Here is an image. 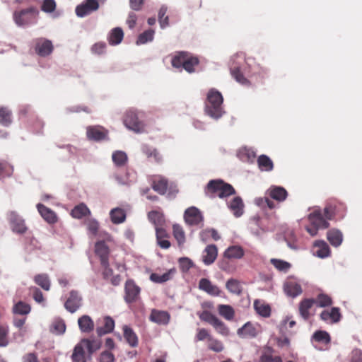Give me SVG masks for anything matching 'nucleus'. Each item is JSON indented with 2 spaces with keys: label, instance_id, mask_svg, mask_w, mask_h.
Masks as SVG:
<instances>
[{
  "label": "nucleus",
  "instance_id": "nucleus-10",
  "mask_svg": "<svg viewBox=\"0 0 362 362\" xmlns=\"http://www.w3.org/2000/svg\"><path fill=\"white\" fill-rule=\"evenodd\" d=\"M184 218L187 224L192 226L198 225L203 221V217L200 211L194 206H192L186 209L184 214Z\"/></svg>",
  "mask_w": 362,
  "mask_h": 362
},
{
  "label": "nucleus",
  "instance_id": "nucleus-61",
  "mask_svg": "<svg viewBox=\"0 0 362 362\" xmlns=\"http://www.w3.org/2000/svg\"><path fill=\"white\" fill-rule=\"evenodd\" d=\"M41 8L45 13L53 12L56 8V2L54 0H44Z\"/></svg>",
  "mask_w": 362,
  "mask_h": 362
},
{
  "label": "nucleus",
  "instance_id": "nucleus-52",
  "mask_svg": "<svg viewBox=\"0 0 362 362\" xmlns=\"http://www.w3.org/2000/svg\"><path fill=\"white\" fill-rule=\"evenodd\" d=\"M199 64V60L197 57H187L185 59V64L183 69L186 70L188 73H192L194 71V66H197Z\"/></svg>",
  "mask_w": 362,
  "mask_h": 362
},
{
  "label": "nucleus",
  "instance_id": "nucleus-31",
  "mask_svg": "<svg viewBox=\"0 0 362 362\" xmlns=\"http://www.w3.org/2000/svg\"><path fill=\"white\" fill-rule=\"evenodd\" d=\"M254 308L256 312L262 317H267L271 314L270 306L260 300H255Z\"/></svg>",
  "mask_w": 362,
  "mask_h": 362
},
{
  "label": "nucleus",
  "instance_id": "nucleus-64",
  "mask_svg": "<svg viewBox=\"0 0 362 362\" xmlns=\"http://www.w3.org/2000/svg\"><path fill=\"white\" fill-rule=\"evenodd\" d=\"M211 336L209 334V332L204 328L197 329V333L195 337L196 341H203L204 339L209 340Z\"/></svg>",
  "mask_w": 362,
  "mask_h": 362
},
{
  "label": "nucleus",
  "instance_id": "nucleus-55",
  "mask_svg": "<svg viewBox=\"0 0 362 362\" xmlns=\"http://www.w3.org/2000/svg\"><path fill=\"white\" fill-rule=\"evenodd\" d=\"M212 326L217 332L224 337H227L230 334L228 327L218 318L215 321Z\"/></svg>",
  "mask_w": 362,
  "mask_h": 362
},
{
  "label": "nucleus",
  "instance_id": "nucleus-63",
  "mask_svg": "<svg viewBox=\"0 0 362 362\" xmlns=\"http://www.w3.org/2000/svg\"><path fill=\"white\" fill-rule=\"evenodd\" d=\"M114 178L117 181V182L120 185H129L132 182V181L129 180L128 177L127 173H125L124 175L115 173L114 175Z\"/></svg>",
  "mask_w": 362,
  "mask_h": 362
},
{
  "label": "nucleus",
  "instance_id": "nucleus-37",
  "mask_svg": "<svg viewBox=\"0 0 362 362\" xmlns=\"http://www.w3.org/2000/svg\"><path fill=\"white\" fill-rule=\"evenodd\" d=\"M124 337L127 343L132 347H135L138 344V338L134 331L127 326H124Z\"/></svg>",
  "mask_w": 362,
  "mask_h": 362
},
{
  "label": "nucleus",
  "instance_id": "nucleus-3",
  "mask_svg": "<svg viewBox=\"0 0 362 362\" xmlns=\"http://www.w3.org/2000/svg\"><path fill=\"white\" fill-rule=\"evenodd\" d=\"M207 190L221 199L235 193L231 185L225 183L221 180H211L207 185Z\"/></svg>",
  "mask_w": 362,
  "mask_h": 362
},
{
  "label": "nucleus",
  "instance_id": "nucleus-46",
  "mask_svg": "<svg viewBox=\"0 0 362 362\" xmlns=\"http://www.w3.org/2000/svg\"><path fill=\"white\" fill-rule=\"evenodd\" d=\"M11 112L6 107H0V123L8 127L11 124Z\"/></svg>",
  "mask_w": 362,
  "mask_h": 362
},
{
  "label": "nucleus",
  "instance_id": "nucleus-17",
  "mask_svg": "<svg viewBox=\"0 0 362 362\" xmlns=\"http://www.w3.org/2000/svg\"><path fill=\"white\" fill-rule=\"evenodd\" d=\"M218 250L215 245H208L202 253V260L204 264L210 265L217 257Z\"/></svg>",
  "mask_w": 362,
  "mask_h": 362
},
{
  "label": "nucleus",
  "instance_id": "nucleus-5",
  "mask_svg": "<svg viewBox=\"0 0 362 362\" xmlns=\"http://www.w3.org/2000/svg\"><path fill=\"white\" fill-rule=\"evenodd\" d=\"M125 127L135 132H141L144 129L143 122L139 119L137 112L134 110H128L124 118Z\"/></svg>",
  "mask_w": 362,
  "mask_h": 362
},
{
  "label": "nucleus",
  "instance_id": "nucleus-33",
  "mask_svg": "<svg viewBox=\"0 0 362 362\" xmlns=\"http://www.w3.org/2000/svg\"><path fill=\"white\" fill-rule=\"evenodd\" d=\"M124 37V33L122 28L117 27L112 30L108 40L109 43L112 45H119Z\"/></svg>",
  "mask_w": 362,
  "mask_h": 362
},
{
  "label": "nucleus",
  "instance_id": "nucleus-43",
  "mask_svg": "<svg viewBox=\"0 0 362 362\" xmlns=\"http://www.w3.org/2000/svg\"><path fill=\"white\" fill-rule=\"evenodd\" d=\"M153 189L160 194H164L167 189V180L164 178L158 177L153 180Z\"/></svg>",
  "mask_w": 362,
  "mask_h": 362
},
{
  "label": "nucleus",
  "instance_id": "nucleus-26",
  "mask_svg": "<svg viewBox=\"0 0 362 362\" xmlns=\"http://www.w3.org/2000/svg\"><path fill=\"white\" fill-rule=\"evenodd\" d=\"M237 334L242 338L255 337L257 335V330L252 324L247 322L238 329Z\"/></svg>",
  "mask_w": 362,
  "mask_h": 362
},
{
  "label": "nucleus",
  "instance_id": "nucleus-23",
  "mask_svg": "<svg viewBox=\"0 0 362 362\" xmlns=\"http://www.w3.org/2000/svg\"><path fill=\"white\" fill-rule=\"evenodd\" d=\"M244 250L242 247L238 245H233L228 247L224 252V258L230 259H241L244 256Z\"/></svg>",
  "mask_w": 362,
  "mask_h": 362
},
{
  "label": "nucleus",
  "instance_id": "nucleus-16",
  "mask_svg": "<svg viewBox=\"0 0 362 362\" xmlns=\"http://www.w3.org/2000/svg\"><path fill=\"white\" fill-rule=\"evenodd\" d=\"M199 288L208 294L214 296H218L221 293L219 288L214 285L208 279H201L199 282Z\"/></svg>",
  "mask_w": 362,
  "mask_h": 362
},
{
  "label": "nucleus",
  "instance_id": "nucleus-44",
  "mask_svg": "<svg viewBox=\"0 0 362 362\" xmlns=\"http://www.w3.org/2000/svg\"><path fill=\"white\" fill-rule=\"evenodd\" d=\"M31 308L30 305L22 301H19L14 305L13 312L18 315H28L30 312Z\"/></svg>",
  "mask_w": 362,
  "mask_h": 362
},
{
  "label": "nucleus",
  "instance_id": "nucleus-25",
  "mask_svg": "<svg viewBox=\"0 0 362 362\" xmlns=\"http://www.w3.org/2000/svg\"><path fill=\"white\" fill-rule=\"evenodd\" d=\"M228 206L236 217H240L243 215L244 204L240 197H234L228 204Z\"/></svg>",
  "mask_w": 362,
  "mask_h": 362
},
{
  "label": "nucleus",
  "instance_id": "nucleus-9",
  "mask_svg": "<svg viewBox=\"0 0 362 362\" xmlns=\"http://www.w3.org/2000/svg\"><path fill=\"white\" fill-rule=\"evenodd\" d=\"M8 220L14 233L23 234L27 230L24 220L16 212L11 211L8 214Z\"/></svg>",
  "mask_w": 362,
  "mask_h": 362
},
{
  "label": "nucleus",
  "instance_id": "nucleus-12",
  "mask_svg": "<svg viewBox=\"0 0 362 362\" xmlns=\"http://www.w3.org/2000/svg\"><path fill=\"white\" fill-rule=\"evenodd\" d=\"M149 320L160 325H167L170 322V315L167 311L153 309Z\"/></svg>",
  "mask_w": 362,
  "mask_h": 362
},
{
  "label": "nucleus",
  "instance_id": "nucleus-6",
  "mask_svg": "<svg viewBox=\"0 0 362 362\" xmlns=\"http://www.w3.org/2000/svg\"><path fill=\"white\" fill-rule=\"evenodd\" d=\"M99 2L97 0H84L76 6L75 12L78 17H86L99 8Z\"/></svg>",
  "mask_w": 362,
  "mask_h": 362
},
{
  "label": "nucleus",
  "instance_id": "nucleus-1",
  "mask_svg": "<svg viewBox=\"0 0 362 362\" xmlns=\"http://www.w3.org/2000/svg\"><path fill=\"white\" fill-rule=\"evenodd\" d=\"M101 342L95 339H83L74 348L71 354L72 362H86L87 356L86 350L88 352V357L90 358L91 355L100 349Z\"/></svg>",
  "mask_w": 362,
  "mask_h": 362
},
{
  "label": "nucleus",
  "instance_id": "nucleus-2",
  "mask_svg": "<svg viewBox=\"0 0 362 362\" xmlns=\"http://www.w3.org/2000/svg\"><path fill=\"white\" fill-rule=\"evenodd\" d=\"M223 96L221 93L214 88H211L207 93L205 102V113L214 119H218L224 114L223 109Z\"/></svg>",
  "mask_w": 362,
  "mask_h": 362
},
{
  "label": "nucleus",
  "instance_id": "nucleus-57",
  "mask_svg": "<svg viewBox=\"0 0 362 362\" xmlns=\"http://www.w3.org/2000/svg\"><path fill=\"white\" fill-rule=\"evenodd\" d=\"M315 303L317 306L323 308L332 305V301L329 296L320 293L317 296V299L315 300Z\"/></svg>",
  "mask_w": 362,
  "mask_h": 362
},
{
  "label": "nucleus",
  "instance_id": "nucleus-8",
  "mask_svg": "<svg viewBox=\"0 0 362 362\" xmlns=\"http://www.w3.org/2000/svg\"><path fill=\"white\" fill-rule=\"evenodd\" d=\"M82 305V297L78 291H71L64 303V307L71 313H75Z\"/></svg>",
  "mask_w": 362,
  "mask_h": 362
},
{
  "label": "nucleus",
  "instance_id": "nucleus-18",
  "mask_svg": "<svg viewBox=\"0 0 362 362\" xmlns=\"http://www.w3.org/2000/svg\"><path fill=\"white\" fill-rule=\"evenodd\" d=\"M266 194L278 202L284 201L288 195L286 190L284 187L279 186H272L267 189Z\"/></svg>",
  "mask_w": 362,
  "mask_h": 362
},
{
  "label": "nucleus",
  "instance_id": "nucleus-35",
  "mask_svg": "<svg viewBox=\"0 0 362 362\" xmlns=\"http://www.w3.org/2000/svg\"><path fill=\"white\" fill-rule=\"evenodd\" d=\"M314 303H315L314 299H305L300 303V314L305 320L309 317V310L312 308Z\"/></svg>",
  "mask_w": 362,
  "mask_h": 362
},
{
  "label": "nucleus",
  "instance_id": "nucleus-11",
  "mask_svg": "<svg viewBox=\"0 0 362 362\" xmlns=\"http://www.w3.org/2000/svg\"><path fill=\"white\" fill-rule=\"evenodd\" d=\"M52 42L47 39L40 38L37 40L35 52L40 57H47L53 51Z\"/></svg>",
  "mask_w": 362,
  "mask_h": 362
},
{
  "label": "nucleus",
  "instance_id": "nucleus-7",
  "mask_svg": "<svg viewBox=\"0 0 362 362\" xmlns=\"http://www.w3.org/2000/svg\"><path fill=\"white\" fill-rule=\"evenodd\" d=\"M124 300L130 303L136 301L139 298L140 288L136 285L134 281L127 280L125 284Z\"/></svg>",
  "mask_w": 362,
  "mask_h": 362
},
{
  "label": "nucleus",
  "instance_id": "nucleus-15",
  "mask_svg": "<svg viewBox=\"0 0 362 362\" xmlns=\"http://www.w3.org/2000/svg\"><path fill=\"white\" fill-rule=\"evenodd\" d=\"M308 220L310 224L318 228H327L329 227V223L325 220L320 211H315L308 215Z\"/></svg>",
  "mask_w": 362,
  "mask_h": 362
},
{
  "label": "nucleus",
  "instance_id": "nucleus-45",
  "mask_svg": "<svg viewBox=\"0 0 362 362\" xmlns=\"http://www.w3.org/2000/svg\"><path fill=\"white\" fill-rule=\"evenodd\" d=\"M142 151L147 156L148 158H152L156 162H159L161 160V156L156 149L150 147L147 145L142 146Z\"/></svg>",
  "mask_w": 362,
  "mask_h": 362
},
{
  "label": "nucleus",
  "instance_id": "nucleus-14",
  "mask_svg": "<svg viewBox=\"0 0 362 362\" xmlns=\"http://www.w3.org/2000/svg\"><path fill=\"white\" fill-rule=\"evenodd\" d=\"M95 253L100 257L101 264L105 268L109 266L108 254L109 249L107 245L103 241H99L95 244Z\"/></svg>",
  "mask_w": 362,
  "mask_h": 362
},
{
  "label": "nucleus",
  "instance_id": "nucleus-4",
  "mask_svg": "<svg viewBox=\"0 0 362 362\" xmlns=\"http://www.w3.org/2000/svg\"><path fill=\"white\" fill-rule=\"evenodd\" d=\"M36 14V10L30 7L20 11H15L13 18L15 23L18 27H25L34 22Z\"/></svg>",
  "mask_w": 362,
  "mask_h": 362
},
{
  "label": "nucleus",
  "instance_id": "nucleus-56",
  "mask_svg": "<svg viewBox=\"0 0 362 362\" xmlns=\"http://www.w3.org/2000/svg\"><path fill=\"white\" fill-rule=\"evenodd\" d=\"M230 73L233 77L240 83L246 84L248 81L240 73L239 67L237 66H230Z\"/></svg>",
  "mask_w": 362,
  "mask_h": 362
},
{
  "label": "nucleus",
  "instance_id": "nucleus-19",
  "mask_svg": "<svg viewBox=\"0 0 362 362\" xmlns=\"http://www.w3.org/2000/svg\"><path fill=\"white\" fill-rule=\"evenodd\" d=\"M321 319L327 322L335 323L340 320L341 314L338 308H332L330 310H324L320 314Z\"/></svg>",
  "mask_w": 362,
  "mask_h": 362
},
{
  "label": "nucleus",
  "instance_id": "nucleus-49",
  "mask_svg": "<svg viewBox=\"0 0 362 362\" xmlns=\"http://www.w3.org/2000/svg\"><path fill=\"white\" fill-rule=\"evenodd\" d=\"M187 54L185 52H180L173 57L171 59L172 66L176 69L183 68Z\"/></svg>",
  "mask_w": 362,
  "mask_h": 362
},
{
  "label": "nucleus",
  "instance_id": "nucleus-39",
  "mask_svg": "<svg viewBox=\"0 0 362 362\" xmlns=\"http://www.w3.org/2000/svg\"><path fill=\"white\" fill-rule=\"evenodd\" d=\"M34 281L45 291H49L50 288V281L48 275L46 274H40L36 275L34 277Z\"/></svg>",
  "mask_w": 362,
  "mask_h": 362
},
{
  "label": "nucleus",
  "instance_id": "nucleus-47",
  "mask_svg": "<svg viewBox=\"0 0 362 362\" xmlns=\"http://www.w3.org/2000/svg\"><path fill=\"white\" fill-rule=\"evenodd\" d=\"M226 288L232 293L239 295L242 291L240 284L238 281L230 279L226 284Z\"/></svg>",
  "mask_w": 362,
  "mask_h": 362
},
{
  "label": "nucleus",
  "instance_id": "nucleus-62",
  "mask_svg": "<svg viewBox=\"0 0 362 362\" xmlns=\"http://www.w3.org/2000/svg\"><path fill=\"white\" fill-rule=\"evenodd\" d=\"M179 264L182 272H187L193 267V262L188 257H181L179 259Z\"/></svg>",
  "mask_w": 362,
  "mask_h": 362
},
{
  "label": "nucleus",
  "instance_id": "nucleus-41",
  "mask_svg": "<svg viewBox=\"0 0 362 362\" xmlns=\"http://www.w3.org/2000/svg\"><path fill=\"white\" fill-rule=\"evenodd\" d=\"M173 228V235L177 241L179 247L183 246L185 243V234L182 228L178 224H174Z\"/></svg>",
  "mask_w": 362,
  "mask_h": 362
},
{
  "label": "nucleus",
  "instance_id": "nucleus-42",
  "mask_svg": "<svg viewBox=\"0 0 362 362\" xmlns=\"http://www.w3.org/2000/svg\"><path fill=\"white\" fill-rule=\"evenodd\" d=\"M312 340L327 344L330 342L331 337L327 332L318 330L313 334Z\"/></svg>",
  "mask_w": 362,
  "mask_h": 362
},
{
  "label": "nucleus",
  "instance_id": "nucleus-54",
  "mask_svg": "<svg viewBox=\"0 0 362 362\" xmlns=\"http://www.w3.org/2000/svg\"><path fill=\"white\" fill-rule=\"evenodd\" d=\"M208 348L214 352L218 353L224 349V346L221 341L211 337L208 341Z\"/></svg>",
  "mask_w": 362,
  "mask_h": 362
},
{
  "label": "nucleus",
  "instance_id": "nucleus-13",
  "mask_svg": "<svg viewBox=\"0 0 362 362\" xmlns=\"http://www.w3.org/2000/svg\"><path fill=\"white\" fill-rule=\"evenodd\" d=\"M313 253L315 256L324 259L329 257L330 249L327 243L324 240H316L313 243Z\"/></svg>",
  "mask_w": 362,
  "mask_h": 362
},
{
  "label": "nucleus",
  "instance_id": "nucleus-36",
  "mask_svg": "<svg viewBox=\"0 0 362 362\" xmlns=\"http://www.w3.org/2000/svg\"><path fill=\"white\" fill-rule=\"evenodd\" d=\"M259 168L262 171H271L274 165L272 160L265 155H261L257 159Z\"/></svg>",
  "mask_w": 362,
  "mask_h": 362
},
{
  "label": "nucleus",
  "instance_id": "nucleus-20",
  "mask_svg": "<svg viewBox=\"0 0 362 362\" xmlns=\"http://www.w3.org/2000/svg\"><path fill=\"white\" fill-rule=\"evenodd\" d=\"M78 325L81 332L89 333L94 329V322L91 317L84 315L78 320Z\"/></svg>",
  "mask_w": 362,
  "mask_h": 362
},
{
  "label": "nucleus",
  "instance_id": "nucleus-60",
  "mask_svg": "<svg viewBox=\"0 0 362 362\" xmlns=\"http://www.w3.org/2000/svg\"><path fill=\"white\" fill-rule=\"evenodd\" d=\"M259 362H283L279 356H273L270 353H264L261 355Z\"/></svg>",
  "mask_w": 362,
  "mask_h": 362
},
{
  "label": "nucleus",
  "instance_id": "nucleus-28",
  "mask_svg": "<svg viewBox=\"0 0 362 362\" xmlns=\"http://www.w3.org/2000/svg\"><path fill=\"white\" fill-rule=\"evenodd\" d=\"M284 291L287 296L294 298L302 293V288L296 282L288 281L284 284Z\"/></svg>",
  "mask_w": 362,
  "mask_h": 362
},
{
  "label": "nucleus",
  "instance_id": "nucleus-30",
  "mask_svg": "<svg viewBox=\"0 0 362 362\" xmlns=\"http://www.w3.org/2000/svg\"><path fill=\"white\" fill-rule=\"evenodd\" d=\"M238 158L243 162H253L256 157V153L253 149L244 147L240 148L238 152Z\"/></svg>",
  "mask_w": 362,
  "mask_h": 362
},
{
  "label": "nucleus",
  "instance_id": "nucleus-40",
  "mask_svg": "<svg viewBox=\"0 0 362 362\" xmlns=\"http://www.w3.org/2000/svg\"><path fill=\"white\" fill-rule=\"evenodd\" d=\"M90 213L89 209L84 204L76 206L71 211V216L75 218H81Z\"/></svg>",
  "mask_w": 362,
  "mask_h": 362
},
{
  "label": "nucleus",
  "instance_id": "nucleus-58",
  "mask_svg": "<svg viewBox=\"0 0 362 362\" xmlns=\"http://www.w3.org/2000/svg\"><path fill=\"white\" fill-rule=\"evenodd\" d=\"M148 216L150 221L155 225V227L160 226L164 221L163 215L157 211L149 212Z\"/></svg>",
  "mask_w": 362,
  "mask_h": 362
},
{
  "label": "nucleus",
  "instance_id": "nucleus-29",
  "mask_svg": "<svg viewBox=\"0 0 362 362\" xmlns=\"http://www.w3.org/2000/svg\"><path fill=\"white\" fill-rule=\"evenodd\" d=\"M103 324V327L97 328L96 331L99 336L110 333L113 331L115 328V321L112 317L109 316H106L104 317Z\"/></svg>",
  "mask_w": 362,
  "mask_h": 362
},
{
  "label": "nucleus",
  "instance_id": "nucleus-53",
  "mask_svg": "<svg viewBox=\"0 0 362 362\" xmlns=\"http://www.w3.org/2000/svg\"><path fill=\"white\" fill-rule=\"evenodd\" d=\"M167 7L162 6L158 11V21L161 28H165L169 25L168 16H165L167 13Z\"/></svg>",
  "mask_w": 362,
  "mask_h": 362
},
{
  "label": "nucleus",
  "instance_id": "nucleus-59",
  "mask_svg": "<svg viewBox=\"0 0 362 362\" xmlns=\"http://www.w3.org/2000/svg\"><path fill=\"white\" fill-rule=\"evenodd\" d=\"M198 316L199 317L200 320L202 321L206 322L209 323L210 325H213V324L215 322V321L218 319L216 316L211 313L210 312L207 310H204L202 313H197Z\"/></svg>",
  "mask_w": 362,
  "mask_h": 362
},
{
  "label": "nucleus",
  "instance_id": "nucleus-34",
  "mask_svg": "<svg viewBox=\"0 0 362 362\" xmlns=\"http://www.w3.org/2000/svg\"><path fill=\"white\" fill-rule=\"evenodd\" d=\"M110 216L112 223L119 224L123 223L126 218V214L123 209L115 208L110 211Z\"/></svg>",
  "mask_w": 362,
  "mask_h": 362
},
{
  "label": "nucleus",
  "instance_id": "nucleus-22",
  "mask_svg": "<svg viewBox=\"0 0 362 362\" xmlns=\"http://www.w3.org/2000/svg\"><path fill=\"white\" fill-rule=\"evenodd\" d=\"M107 132L101 127H89L87 128V136L90 139L100 141L106 136Z\"/></svg>",
  "mask_w": 362,
  "mask_h": 362
},
{
  "label": "nucleus",
  "instance_id": "nucleus-21",
  "mask_svg": "<svg viewBox=\"0 0 362 362\" xmlns=\"http://www.w3.org/2000/svg\"><path fill=\"white\" fill-rule=\"evenodd\" d=\"M37 209L41 216L48 223H54L57 221V218L55 213L50 209L45 206L42 204H37Z\"/></svg>",
  "mask_w": 362,
  "mask_h": 362
},
{
  "label": "nucleus",
  "instance_id": "nucleus-50",
  "mask_svg": "<svg viewBox=\"0 0 362 362\" xmlns=\"http://www.w3.org/2000/svg\"><path fill=\"white\" fill-rule=\"evenodd\" d=\"M270 262L280 272H286L291 268L290 263L282 259H271Z\"/></svg>",
  "mask_w": 362,
  "mask_h": 362
},
{
  "label": "nucleus",
  "instance_id": "nucleus-27",
  "mask_svg": "<svg viewBox=\"0 0 362 362\" xmlns=\"http://www.w3.org/2000/svg\"><path fill=\"white\" fill-rule=\"evenodd\" d=\"M327 238L330 244L334 247H339L343 240L341 232L337 229L329 230L327 233Z\"/></svg>",
  "mask_w": 362,
  "mask_h": 362
},
{
  "label": "nucleus",
  "instance_id": "nucleus-32",
  "mask_svg": "<svg viewBox=\"0 0 362 362\" xmlns=\"http://www.w3.org/2000/svg\"><path fill=\"white\" fill-rule=\"evenodd\" d=\"M218 312L219 315L226 320H232L235 316V310L232 306L229 305L221 304L218 306Z\"/></svg>",
  "mask_w": 362,
  "mask_h": 362
},
{
  "label": "nucleus",
  "instance_id": "nucleus-48",
  "mask_svg": "<svg viewBox=\"0 0 362 362\" xmlns=\"http://www.w3.org/2000/svg\"><path fill=\"white\" fill-rule=\"evenodd\" d=\"M114 163L117 166L123 165L127 161V154L122 151H117L112 156Z\"/></svg>",
  "mask_w": 362,
  "mask_h": 362
},
{
  "label": "nucleus",
  "instance_id": "nucleus-24",
  "mask_svg": "<svg viewBox=\"0 0 362 362\" xmlns=\"http://www.w3.org/2000/svg\"><path fill=\"white\" fill-rule=\"evenodd\" d=\"M175 269H170L163 274L152 273L150 275V280L154 283L163 284L170 280L175 274Z\"/></svg>",
  "mask_w": 362,
  "mask_h": 362
},
{
  "label": "nucleus",
  "instance_id": "nucleus-38",
  "mask_svg": "<svg viewBox=\"0 0 362 362\" xmlns=\"http://www.w3.org/2000/svg\"><path fill=\"white\" fill-rule=\"evenodd\" d=\"M50 331L57 335L63 334L66 331L64 321L62 319H55L50 327Z\"/></svg>",
  "mask_w": 362,
  "mask_h": 362
},
{
  "label": "nucleus",
  "instance_id": "nucleus-51",
  "mask_svg": "<svg viewBox=\"0 0 362 362\" xmlns=\"http://www.w3.org/2000/svg\"><path fill=\"white\" fill-rule=\"evenodd\" d=\"M154 31L153 30H148L140 34L136 40L137 45L145 44L148 42H151L153 39Z\"/></svg>",
  "mask_w": 362,
  "mask_h": 362
}]
</instances>
